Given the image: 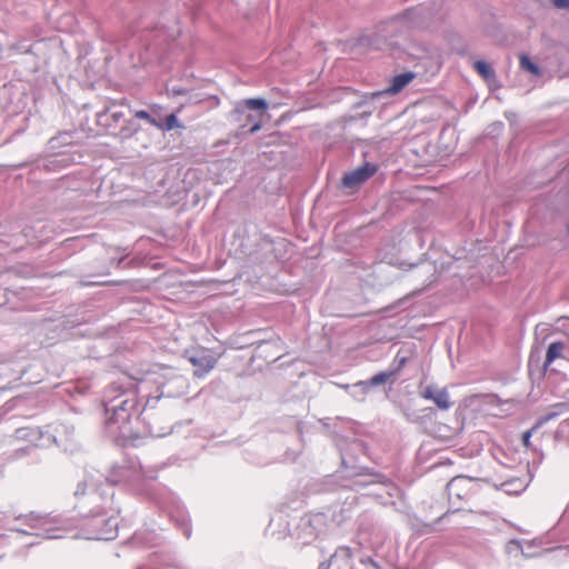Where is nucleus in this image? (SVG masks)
<instances>
[{
	"mask_svg": "<svg viewBox=\"0 0 569 569\" xmlns=\"http://www.w3.org/2000/svg\"><path fill=\"white\" fill-rule=\"evenodd\" d=\"M423 267H426V268H427V271H428V272H429V271H433V270H435V267H433L432 264H430V263L425 264Z\"/></svg>",
	"mask_w": 569,
	"mask_h": 569,
	"instance_id": "obj_41",
	"label": "nucleus"
},
{
	"mask_svg": "<svg viewBox=\"0 0 569 569\" xmlns=\"http://www.w3.org/2000/svg\"><path fill=\"white\" fill-rule=\"evenodd\" d=\"M268 110V103L263 98H249L238 101L233 108L232 114L237 121H243L244 124L251 123L250 133H256L262 128V117Z\"/></svg>",
	"mask_w": 569,
	"mask_h": 569,
	"instance_id": "obj_7",
	"label": "nucleus"
},
{
	"mask_svg": "<svg viewBox=\"0 0 569 569\" xmlns=\"http://www.w3.org/2000/svg\"><path fill=\"white\" fill-rule=\"evenodd\" d=\"M61 138H63V136H60V137H58V138H52V139H50V141H49L50 148H51V149H54V148L57 147V142H58Z\"/></svg>",
	"mask_w": 569,
	"mask_h": 569,
	"instance_id": "obj_39",
	"label": "nucleus"
},
{
	"mask_svg": "<svg viewBox=\"0 0 569 569\" xmlns=\"http://www.w3.org/2000/svg\"><path fill=\"white\" fill-rule=\"evenodd\" d=\"M117 509L104 513L103 511H93L90 509L82 517L86 519V533L82 536L90 540H112L118 536V520L114 513Z\"/></svg>",
	"mask_w": 569,
	"mask_h": 569,
	"instance_id": "obj_5",
	"label": "nucleus"
},
{
	"mask_svg": "<svg viewBox=\"0 0 569 569\" xmlns=\"http://www.w3.org/2000/svg\"><path fill=\"white\" fill-rule=\"evenodd\" d=\"M352 552L349 547L342 546L336 549L335 553L331 555L330 561L337 567V569H347L351 565Z\"/></svg>",
	"mask_w": 569,
	"mask_h": 569,
	"instance_id": "obj_19",
	"label": "nucleus"
},
{
	"mask_svg": "<svg viewBox=\"0 0 569 569\" xmlns=\"http://www.w3.org/2000/svg\"><path fill=\"white\" fill-rule=\"evenodd\" d=\"M415 73L412 71H407L403 73H399L390 79L388 88L382 91L376 92L373 96L380 97L385 94H396L399 93L405 87H407L413 79Z\"/></svg>",
	"mask_w": 569,
	"mask_h": 569,
	"instance_id": "obj_16",
	"label": "nucleus"
},
{
	"mask_svg": "<svg viewBox=\"0 0 569 569\" xmlns=\"http://www.w3.org/2000/svg\"><path fill=\"white\" fill-rule=\"evenodd\" d=\"M156 437H161L163 433H154Z\"/></svg>",
	"mask_w": 569,
	"mask_h": 569,
	"instance_id": "obj_47",
	"label": "nucleus"
},
{
	"mask_svg": "<svg viewBox=\"0 0 569 569\" xmlns=\"http://www.w3.org/2000/svg\"><path fill=\"white\" fill-rule=\"evenodd\" d=\"M551 408L553 410H556L557 412H559V416L569 411V389L567 392V400L562 401V402H558V403L551 406Z\"/></svg>",
	"mask_w": 569,
	"mask_h": 569,
	"instance_id": "obj_29",
	"label": "nucleus"
},
{
	"mask_svg": "<svg viewBox=\"0 0 569 569\" xmlns=\"http://www.w3.org/2000/svg\"><path fill=\"white\" fill-rule=\"evenodd\" d=\"M348 388L350 389V395L357 399V400H363L365 399V396H361V390L357 389L355 390L353 389V385L352 386H348Z\"/></svg>",
	"mask_w": 569,
	"mask_h": 569,
	"instance_id": "obj_34",
	"label": "nucleus"
},
{
	"mask_svg": "<svg viewBox=\"0 0 569 569\" xmlns=\"http://www.w3.org/2000/svg\"><path fill=\"white\" fill-rule=\"evenodd\" d=\"M186 357L196 368L193 375L198 378H202L209 373L217 362L216 359L203 349L187 351Z\"/></svg>",
	"mask_w": 569,
	"mask_h": 569,
	"instance_id": "obj_10",
	"label": "nucleus"
},
{
	"mask_svg": "<svg viewBox=\"0 0 569 569\" xmlns=\"http://www.w3.org/2000/svg\"><path fill=\"white\" fill-rule=\"evenodd\" d=\"M159 505L161 506L162 509H167V507L162 502L159 501Z\"/></svg>",
	"mask_w": 569,
	"mask_h": 569,
	"instance_id": "obj_45",
	"label": "nucleus"
},
{
	"mask_svg": "<svg viewBox=\"0 0 569 569\" xmlns=\"http://www.w3.org/2000/svg\"><path fill=\"white\" fill-rule=\"evenodd\" d=\"M379 486L383 487L390 497L397 496L399 493L398 487L391 481L381 482Z\"/></svg>",
	"mask_w": 569,
	"mask_h": 569,
	"instance_id": "obj_31",
	"label": "nucleus"
},
{
	"mask_svg": "<svg viewBox=\"0 0 569 569\" xmlns=\"http://www.w3.org/2000/svg\"><path fill=\"white\" fill-rule=\"evenodd\" d=\"M386 538V532L380 527H373L371 532H368L362 526L358 533V543L363 547L378 552Z\"/></svg>",
	"mask_w": 569,
	"mask_h": 569,
	"instance_id": "obj_13",
	"label": "nucleus"
},
{
	"mask_svg": "<svg viewBox=\"0 0 569 569\" xmlns=\"http://www.w3.org/2000/svg\"><path fill=\"white\" fill-rule=\"evenodd\" d=\"M520 67L522 70H526L535 76H540V68L533 63L530 58L526 54L520 56Z\"/></svg>",
	"mask_w": 569,
	"mask_h": 569,
	"instance_id": "obj_23",
	"label": "nucleus"
},
{
	"mask_svg": "<svg viewBox=\"0 0 569 569\" xmlns=\"http://www.w3.org/2000/svg\"><path fill=\"white\" fill-rule=\"evenodd\" d=\"M369 562L373 566L375 569H380V567L378 566L377 562H375L373 560L369 559Z\"/></svg>",
	"mask_w": 569,
	"mask_h": 569,
	"instance_id": "obj_43",
	"label": "nucleus"
},
{
	"mask_svg": "<svg viewBox=\"0 0 569 569\" xmlns=\"http://www.w3.org/2000/svg\"><path fill=\"white\" fill-rule=\"evenodd\" d=\"M181 124L179 123V120L174 113L168 114L164 119V122H162V127L159 128L160 130L170 131L176 128H180Z\"/></svg>",
	"mask_w": 569,
	"mask_h": 569,
	"instance_id": "obj_25",
	"label": "nucleus"
},
{
	"mask_svg": "<svg viewBox=\"0 0 569 569\" xmlns=\"http://www.w3.org/2000/svg\"><path fill=\"white\" fill-rule=\"evenodd\" d=\"M73 162L72 157L67 152H58L39 160L37 167L48 172H59Z\"/></svg>",
	"mask_w": 569,
	"mask_h": 569,
	"instance_id": "obj_14",
	"label": "nucleus"
},
{
	"mask_svg": "<svg viewBox=\"0 0 569 569\" xmlns=\"http://www.w3.org/2000/svg\"><path fill=\"white\" fill-rule=\"evenodd\" d=\"M395 370L381 371L368 380H362L353 383V389L361 390V396H366L370 388L386 383L395 375Z\"/></svg>",
	"mask_w": 569,
	"mask_h": 569,
	"instance_id": "obj_18",
	"label": "nucleus"
},
{
	"mask_svg": "<svg viewBox=\"0 0 569 569\" xmlns=\"http://www.w3.org/2000/svg\"><path fill=\"white\" fill-rule=\"evenodd\" d=\"M565 349L563 342L556 341L551 342L547 349L545 366L551 365L556 359L561 357Z\"/></svg>",
	"mask_w": 569,
	"mask_h": 569,
	"instance_id": "obj_20",
	"label": "nucleus"
},
{
	"mask_svg": "<svg viewBox=\"0 0 569 569\" xmlns=\"http://www.w3.org/2000/svg\"><path fill=\"white\" fill-rule=\"evenodd\" d=\"M98 282H94V281H91V282H86V284H97Z\"/></svg>",
	"mask_w": 569,
	"mask_h": 569,
	"instance_id": "obj_46",
	"label": "nucleus"
},
{
	"mask_svg": "<svg viewBox=\"0 0 569 569\" xmlns=\"http://www.w3.org/2000/svg\"><path fill=\"white\" fill-rule=\"evenodd\" d=\"M163 468L159 465H142L136 459H123L114 463L102 481L107 486L113 487L122 485L138 493H148L147 483L158 477V472Z\"/></svg>",
	"mask_w": 569,
	"mask_h": 569,
	"instance_id": "obj_2",
	"label": "nucleus"
},
{
	"mask_svg": "<svg viewBox=\"0 0 569 569\" xmlns=\"http://www.w3.org/2000/svg\"><path fill=\"white\" fill-rule=\"evenodd\" d=\"M369 495H372V496H381V492L379 490H371L369 492Z\"/></svg>",
	"mask_w": 569,
	"mask_h": 569,
	"instance_id": "obj_42",
	"label": "nucleus"
},
{
	"mask_svg": "<svg viewBox=\"0 0 569 569\" xmlns=\"http://www.w3.org/2000/svg\"><path fill=\"white\" fill-rule=\"evenodd\" d=\"M163 370V377L167 378V380L159 385L161 396L172 398L183 395L188 387L187 379L183 376L178 375L171 368H164Z\"/></svg>",
	"mask_w": 569,
	"mask_h": 569,
	"instance_id": "obj_9",
	"label": "nucleus"
},
{
	"mask_svg": "<svg viewBox=\"0 0 569 569\" xmlns=\"http://www.w3.org/2000/svg\"><path fill=\"white\" fill-rule=\"evenodd\" d=\"M103 475L97 472L88 473L77 487L74 496L78 499L77 507L81 516L90 509L108 513L113 508L114 491L111 487L103 485Z\"/></svg>",
	"mask_w": 569,
	"mask_h": 569,
	"instance_id": "obj_4",
	"label": "nucleus"
},
{
	"mask_svg": "<svg viewBox=\"0 0 569 569\" xmlns=\"http://www.w3.org/2000/svg\"><path fill=\"white\" fill-rule=\"evenodd\" d=\"M134 117L137 119H142V120H146L148 121L151 126L156 127V128H161L162 127V122L161 121H158L154 117H152L148 111L146 110H138L134 112Z\"/></svg>",
	"mask_w": 569,
	"mask_h": 569,
	"instance_id": "obj_24",
	"label": "nucleus"
},
{
	"mask_svg": "<svg viewBox=\"0 0 569 569\" xmlns=\"http://www.w3.org/2000/svg\"><path fill=\"white\" fill-rule=\"evenodd\" d=\"M73 435V427L59 423L54 426L53 433L50 430L42 431L38 428H19L16 431L18 439L27 440L36 446H46L48 443H56L59 447L67 449V441Z\"/></svg>",
	"mask_w": 569,
	"mask_h": 569,
	"instance_id": "obj_6",
	"label": "nucleus"
},
{
	"mask_svg": "<svg viewBox=\"0 0 569 569\" xmlns=\"http://www.w3.org/2000/svg\"><path fill=\"white\" fill-rule=\"evenodd\" d=\"M154 537L156 535L153 532L147 535L143 531H139L134 533L133 539L138 543L152 545Z\"/></svg>",
	"mask_w": 569,
	"mask_h": 569,
	"instance_id": "obj_26",
	"label": "nucleus"
},
{
	"mask_svg": "<svg viewBox=\"0 0 569 569\" xmlns=\"http://www.w3.org/2000/svg\"><path fill=\"white\" fill-rule=\"evenodd\" d=\"M421 397L431 400L440 410H449L452 407L447 389L429 385L421 391Z\"/></svg>",
	"mask_w": 569,
	"mask_h": 569,
	"instance_id": "obj_15",
	"label": "nucleus"
},
{
	"mask_svg": "<svg viewBox=\"0 0 569 569\" xmlns=\"http://www.w3.org/2000/svg\"><path fill=\"white\" fill-rule=\"evenodd\" d=\"M557 417H559V412H557L556 410L550 408L549 411L545 416H542L538 419L537 427H540V426L547 423L548 421L556 419Z\"/></svg>",
	"mask_w": 569,
	"mask_h": 569,
	"instance_id": "obj_28",
	"label": "nucleus"
},
{
	"mask_svg": "<svg viewBox=\"0 0 569 569\" xmlns=\"http://www.w3.org/2000/svg\"><path fill=\"white\" fill-rule=\"evenodd\" d=\"M141 383V380L122 375L104 389L102 405L106 427L110 436L123 438L132 436L131 421L139 419L144 410V407L140 408L139 400Z\"/></svg>",
	"mask_w": 569,
	"mask_h": 569,
	"instance_id": "obj_1",
	"label": "nucleus"
},
{
	"mask_svg": "<svg viewBox=\"0 0 569 569\" xmlns=\"http://www.w3.org/2000/svg\"><path fill=\"white\" fill-rule=\"evenodd\" d=\"M182 527H183V535L189 538L190 535H191V529L190 527L188 526V523L184 521V519H182Z\"/></svg>",
	"mask_w": 569,
	"mask_h": 569,
	"instance_id": "obj_35",
	"label": "nucleus"
},
{
	"mask_svg": "<svg viewBox=\"0 0 569 569\" xmlns=\"http://www.w3.org/2000/svg\"><path fill=\"white\" fill-rule=\"evenodd\" d=\"M552 6L560 10H569V0H550Z\"/></svg>",
	"mask_w": 569,
	"mask_h": 569,
	"instance_id": "obj_32",
	"label": "nucleus"
},
{
	"mask_svg": "<svg viewBox=\"0 0 569 569\" xmlns=\"http://www.w3.org/2000/svg\"><path fill=\"white\" fill-rule=\"evenodd\" d=\"M377 172V166L365 163L363 166L345 173L342 178V187L353 189L369 180Z\"/></svg>",
	"mask_w": 569,
	"mask_h": 569,
	"instance_id": "obj_11",
	"label": "nucleus"
},
{
	"mask_svg": "<svg viewBox=\"0 0 569 569\" xmlns=\"http://www.w3.org/2000/svg\"><path fill=\"white\" fill-rule=\"evenodd\" d=\"M472 481L469 477L458 476L451 479L447 485L449 500L453 505L456 500H467L471 495Z\"/></svg>",
	"mask_w": 569,
	"mask_h": 569,
	"instance_id": "obj_12",
	"label": "nucleus"
},
{
	"mask_svg": "<svg viewBox=\"0 0 569 569\" xmlns=\"http://www.w3.org/2000/svg\"><path fill=\"white\" fill-rule=\"evenodd\" d=\"M356 477H357V478H356V480H355V481H353V483H352V487H355V488H362V487H366V486H368V485H371V486L377 485L375 481H370V482H368V481L366 480V476H363V475H359V473H357V475H356Z\"/></svg>",
	"mask_w": 569,
	"mask_h": 569,
	"instance_id": "obj_30",
	"label": "nucleus"
},
{
	"mask_svg": "<svg viewBox=\"0 0 569 569\" xmlns=\"http://www.w3.org/2000/svg\"><path fill=\"white\" fill-rule=\"evenodd\" d=\"M14 520L20 525L10 527L11 531L42 539H62L76 528L70 519L33 511L28 515H19Z\"/></svg>",
	"mask_w": 569,
	"mask_h": 569,
	"instance_id": "obj_3",
	"label": "nucleus"
},
{
	"mask_svg": "<svg viewBox=\"0 0 569 569\" xmlns=\"http://www.w3.org/2000/svg\"><path fill=\"white\" fill-rule=\"evenodd\" d=\"M172 93H173L174 96H183V94H186V93H187V90H186V89H183V88H177V87H173V88H172Z\"/></svg>",
	"mask_w": 569,
	"mask_h": 569,
	"instance_id": "obj_36",
	"label": "nucleus"
},
{
	"mask_svg": "<svg viewBox=\"0 0 569 569\" xmlns=\"http://www.w3.org/2000/svg\"><path fill=\"white\" fill-rule=\"evenodd\" d=\"M331 565H333V562H332V561H330V559H329V560H327V561H322V562H320V565H319L318 569H330V566H331Z\"/></svg>",
	"mask_w": 569,
	"mask_h": 569,
	"instance_id": "obj_38",
	"label": "nucleus"
},
{
	"mask_svg": "<svg viewBox=\"0 0 569 569\" xmlns=\"http://www.w3.org/2000/svg\"><path fill=\"white\" fill-rule=\"evenodd\" d=\"M356 502H357V496L353 493L348 495L342 505L335 507V509L332 511V521L337 526H340L346 520L351 518Z\"/></svg>",
	"mask_w": 569,
	"mask_h": 569,
	"instance_id": "obj_17",
	"label": "nucleus"
},
{
	"mask_svg": "<svg viewBox=\"0 0 569 569\" xmlns=\"http://www.w3.org/2000/svg\"><path fill=\"white\" fill-rule=\"evenodd\" d=\"M537 428H538V427H537V425H536L532 429H530V430L526 431V432L522 435V443H523V446H525V447L529 448V446H530V438H531V436H532V432H533Z\"/></svg>",
	"mask_w": 569,
	"mask_h": 569,
	"instance_id": "obj_33",
	"label": "nucleus"
},
{
	"mask_svg": "<svg viewBox=\"0 0 569 569\" xmlns=\"http://www.w3.org/2000/svg\"><path fill=\"white\" fill-rule=\"evenodd\" d=\"M473 68L487 81L496 77L495 70L491 68V66L482 60H477L473 63Z\"/></svg>",
	"mask_w": 569,
	"mask_h": 569,
	"instance_id": "obj_21",
	"label": "nucleus"
},
{
	"mask_svg": "<svg viewBox=\"0 0 569 569\" xmlns=\"http://www.w3.org/2000/svg\"><path fill=\"white\" fill-rule=\"evenodd\" d=\"M111 117L113 118L114 121H119V119L122 117V113L121 112H112Z\"/></svg>",
	"mask_w": 569,
	"mask_h": 569,
	"instance_id": "obj_40",
	"label": "nucleus"
},
{
	"mask_svg": "<svg viewBox=\"0 0 569 569\" xmlns=\"http://www.w3.org/2000/svg\"><path fill=\"white\" fill-rule=\"evenodd\" d=\"M395 361H397V362H398V366H399V367H402V366L406 363L407 358H406V357H401V356H400V353H398V355L396 356Z\"/></svg>",
	"mask_w": 569,
	"mask_h": 569,
	"instance_id": "obj_37",
	"label": "nucleus"
},
{
	"mask_svg": "<svg viewBox=\"0 0 569 569\" xmlns=\"http://www.w3.org/2000/svg\"><path fill=\"white\" fill-rule=\"evenodd\" d=\"M506 549L509 555L521 552L523 556L528 557V555L523 551L522 545L519 540L512 539L508 541Z\"/></svg>",
	"mask_w": 569,
	"mask_h": 569,
	"instance_id": "obj_27",
	"label": "nucleus"
},
{
	"mask_svg": "<svg viewBox=\"0 0 569 569\" xmlns=\"http://www.w3.org/2000/svg\"><path fill=\"white\" fill-rule=\"evenodd\" d=\"M328 517L323 512L301 517L297 527V537L303 543H310L328 531Z\"/></svg>",
	"mask_w": 569,
	"mask_h": 569,
	"instance_id": "obj_8",
	"label": "nucleus"
},
{
	"mask_svg": "<svg viewBox=\"0 0 569 569\" xmlns=\"http://www.w3.org/2000/svg\"><path fill=\"white\" fill-rule=\"evenodd\" d=\"M419 14H420L419 9H410V10H407L403 14L397 17L395 19V22H403V23H407L408 27H417L418 21L416 20V18Z\"/></svg>",
	"mask_w": 569,
	"mask_h": 569,
	"instance_id": "obj_22",
	"label": "nucleus"
},
{
	"mask_svg": "<svg viewBox=\"0 0 569 569\" xmlns=\"http://www.w3.org/2000/svg\"><path fill=\"white\" fill-rule=\"evenodd\" d=\"M512 483H509V482H505L502 486L506 487V491L509 492V486H511Z\"/></svg>",
	"mask_w": 569,
	"mask_h": 569,
	"instance_id": "obj_44",
	"label": "nucleus"
}]
</instances>
